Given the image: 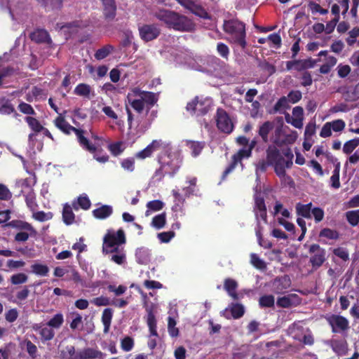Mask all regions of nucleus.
<instances>
[{
	"label": "nucleus",
	"mask_w": 359,
	"mask_h": 359,
	"mask_svg": "<svg viewBox=\"0 0 359 359\" xmlns=\"http://www.w3.org/2000/svg\"><path fill=\"white\" fill-rule=\"evenodd\" d=\"M41 339L42 341H47L52 340L55 337L54 330L50 327H43L39 332Z\"/></svg>",
	"instance_id": "nucleus-48"
},
{
	"label": "nucleus",
	"mask_w": 359,
	"mask_h": 359,
	"mask_svg": "<svg viewBox=\"0 0 359 359\" xmlns=\"http://www.w3.org/2000/svg\"><path fill=\"white\" fill-rule=\"evenodd\" d=\"M32 217L35 220L42 222L51 219L53 217V213L50 212H45L43 211H37L33 213Z\"/></svg>",
	"instance_id": "nucleus-54"
},
{
	"label": "nucleus",
	"mask_w": 359,
	"mask_h": 359,
	"mask_svg": "<svg viewBox=\"0 0 359 359\" xmlns=\"http://www.w3.org/2000/svg\"><path fill=\"white\" fill-rule=\"evenodd\" d=\"M333 254L344 262L349 259L348 251L344 248L339 247L337 248H334L333 250Z\"/></svg>",
	"instance_id": "nucleus-59"
},
{
	"label": "nucleus",
	"mask_w": 359,
	"mask_h": 359,
	"mask_svg": "<svg viewBox=\"0 0 359 359\" xmlns=\"http://www.w3.org/2000/svg\"><path fill=\"white\" fill-rule=\"evenodd\" d=\"M167 158V160H164L163 161L159 159L158 162L163 169H164L163 172H165L170 176L173 177L174 175L177 172L179 166L174 163V161L171 159L170 156H168Z\"/></svg>",
	"instance_id": "nucleus-24"
},
{
	"label": "nucleus",
	"mask_w": 359,
	"mask_h": 359,
	"mask_svg": "<svg viewBox=\"0 0 359 359\" xmlns=\"http://www.w3.org/2000/svg\"><path fill=\"white\" fill-rule=\"evenodd\" d=\"M175 325H176L175 320L173 318L169 316L168 318V329L169 334L172 337H176L179 334V330H178V328L175 327Z\"/></svg>",
	"instance_id": "nucleus-58"
},
{
	"label": "nucleus",
	"mask_w": 359,
	"mask_h": 359,
	"mask_svg": "<svg viewBox=\"0 0 359 359\" xmlns=\"http://www.w3.org/2000/svg\"><path fill=\"white\" fill-rule=\"evenodd\" d=\"M28 277L23 273L13 275L11 277V282L13 285H20L27 282Z\"/></svg>",
	"instance_id": "nucleus-60"
},
{
	"label": "nucleus",
	"mask_w": 359,
	"mask_h": 359,
	"mask_svg": "<svg viewBox=\"0 0 359 359\" xmlns=\"http://www.w3.org/2000/svg\"><path fill=\"white\" fill-rule=\"evenodd\" d=\"M127 100L130 107L138 114H142L146 108L148 112L158 102V95L151 91L142 90L133 88L127 95Z\"/></svg>",
	"instance_id": "nucleus-1"
},
{
	"label": "nucleus",
	"mask_w": 359,
	"mask_h": 359,
	"mask_svg": "<svg viewBox=\"0 0 359 359\" xmlns=\"http://www.w3.org/2000/svg\"><path fill=\"white\" fill-rule=\"evenodd\" d=\"M309 253L311 255L309 259V263L313 269H318L327 259L326 251L317 243L311 244L309 246Z\"/></svg>",
	"instance_id": "nucleus-7"
},
{
	"label": "nucleus",
	"mask_w": 359,
	"mask_h": 359,
	"mask_svg": "<svg viewBox=\"0 0 359 359\" xmlns=\"http://www.w3.org/2000/svg\"><path fill=\"white\" fill-rule=\"evenodd\" d=\"M250 263L257 269L264 270L266 268V265L262 259L255 253L250 255Z\"/></svg>",
	"instance_id": "nucleus-52"
},
{
	"label": "nucleus",
	"mask_w": 359,
	"mask_h": 359,
	"mask_svg": "<svg viewBox=\"0 0 359 359\" xmlns=\"http://www.w3.org/2000/svg\"><path fill=\"white\" fill-rule=\"evenodd\" d=\"M25 197L27 207L32 211H34L37 207V204L36 203V196L34 189H30V191H28V192L25 195Z\"/></svg>",
	"instance_id": "nucleus-45"
},
{
	"label": "nucleus",
	"mask_w": 359,
	"mask_h": 359,
	"mask_svg": "<svg viewBox=\"0 0 359 359\" xmlns=\"http://www.w3.org/2000/svg\"><path fill=\"white\" fill-rule=\"evenodd\" d=\"M290 285L291 280L287 275L276 278L273 283V290L276 294L284 293Z\"/></svg>",
	"instance_id": "nucleus-17"
},
{
	"label": "nucleus",
	"mask_w": 359,
	"mask_h": 359,
	"mask_svg": "<svg viewBox=\"0 0 359 359\" xmlns=\"http://www.w3.org/2000/svg\"><path fill=\"white\" fill-rule=\"evenodd\" d=\"M188 10L201 18L210 19V16L205 11V9L201 6L196 4L194 1L191 2L189 7L188 8Z\"/></svg>",
	"instance_id": "nucleus-34"
},
{
	"label": "nucleus",
	"mask_w": 359,
	"mask_h": 359,
	"mask_svg": "<svg viewBox=\"0 0 359 359\" xmlns=\"http://www.w3.org/2000/svg\"><path fill=\"white\" fill-rule=\"evenodd\" d=\"M340 163H337L334 165L332 175L330 177L331 186L334 189H339L341 186L339 181Z\"/></svg>",
	"instance_id": "nucleus-41"
},
{
	"label": "nucleus",
	"mask_w": 359,
	"mask_h": 359,
	"mask_svg": "<svg viewBox=\"0 0 359 359\" xmlns=\"http://www.w3.org/2000/svg\"><path fill=\"white\" fill-rule=\"evenodd\" d=\"M112 212V207L108 205H103L92 212L93 217L98 219H104L109 217Z\"/></svg>",
	"instance_id": "nucleus-28"
},
{
	"label": "nucleus",
	"mask_w": 359,
	"mask_h": 359,
	"mask_svg": "<svg viewBox=\"0 0 359 359\" xmlns=\"http://www.w3.org/2000/svg\"><path fill=\"white\" fill-rule=\"evenodd\" d=\"M135 257L140 264H147L151 260L150 250L145 247H140L136 250Z\"/></svg>",
	"instance_id": "nucleus-25"
},
{
	"label": "nucleus",
	"mask_w": 359,
	"mask_h": 359,
	"mask_svg": "<svg viewBox=\"0 0 359 359\" xmlns=\"http://www.w3.org/2000/svg\"><path fill=\"white\" fill-rule=\"evenodd\" d=\"M326 320L332 328V333H343L349 329L348 319L342 316L332 314L327 317Z\"/></svg>",
	"instance_id": "nucleus-9"
},
{
	"label": "nucleus",
	"mask_w": 359,
	"mask_h": 359,
	"mask_svg": "<svg viewBox=\"0 0 359 359\" xmlns=\"http://www.w3.org/2000/svg\"><path fill=\"white\" fill-rule=\"evenodd\" d=\"M23 344L25 346L26 351H27V353L29 354V355L32 359H36L37 357V351H38L36 346L34 344H33L30 340H28V339L24 340Z\"/></svg>",
	"instance_id": "nucleus-49"
},
{
	"label": "nucleus",
	"mask_w": 359,
	"mask_h": 359,
	"mask_svg": "<svg viewBox=\"0 0 359 359\" xmlns=\"http://www.w3.org/2000/svg\"><path fill=\"white\" fill-rule=\"evenodd\" d=\"M273 123L269 121H265L259 126L258 134L262 137V140L264 143L268 142L269 134L273 130Z\"/></svg>",
	"instance_id": "nucleus-30"
},
{
	"label": "nucleus",
	"mask_w": 359,
	"mask_h": 359,
	"mask_svg": "<svg viewBox=\"0 0 359 359\" xmlns=\"http://www.w3.org/2000/svg\"><path fill=\"white\" fill-rule=\"evenodd\" d=\"M231 313L234 319H238L244 315L245 309L243 306L241 304H232Z\"/></svg>",
	"instance_id": "nucleus-50"
},
{
	"label": "nucleus",
	"mask_w": 359,
	"mask_h": 359,
	"mask_svg": "<svg viewBox=\"0 0 359 359\" xmlns=\"http://www.w3.org/2000/svg\"><path fill=\"white\" fill-rule=\"evenodd\" d=\"M144 307L147 312L146 321L149 327L150 336L158 337L156 326V319L155 313H156V305L152 302L144 303Z\"/></svg>",
	"instance_id": "nucleus-13"
},
{
	"label": "nucleus",
	"mask_w": 359,
	"mask_h": 359,
	"mask_svg": "<svg viewBox=\"0 0 359 359\" xmlns=\"http://www.w3.org/2000/svg\"><path fill=\"white\" fill-rule=\"evenodd\" d=\"M297 138V133L292 131L290 133L287 134L283 130V126H278L274 133L273 143L277 147H282L284 145L293 144Z\"/></svg>",
	"instance_id": "nucleus-8"
},
{
	"label": "nucleus",
	"mask_w": 359,
	"mask_h": 359,
	"mask_svg": "<svg viewBox=\"0 0 359 359\" xmlns=\"http://www.w3.org/2000/svg\"><path fill=\"white\" fill-rule=\"evenodd\" d=\"M212 99L208 97L196 96L191 102H188L186 109L191 114L204 116L212 109Z\"/></svg>",
	"instance_id": "nucleus-5"
},
{
	"label": "nucleus",
	"mask_w": 359,
	"mask_h": 359,
	"mask_svg": "<svg viewBox=\"0 0 359 359\" xmlns=\"http://www.w3.org/2000/svg\"><path fill=\"white\" fill-rule=\"evenodd\" d=\"M113 317V310L111 308L104 309L102 314V322L104 325V332L107 333L109 330Z\"/></svg>",
	"instance_id": "nucleus-33"
},
{
	"label": "nucleus",
	"mask_w": 359,
	"mask_h": 359,
	"mask_svg": "<svg viewBox=\"0 0 359 359\" xmlns=\"http://www.w3.org/2000/svg\"><path fill=\"white\" fill-rule=\"evenodd\" d=\"M359 145V138H354L346 142L343 146V151L346 154H351Z\"/></svg>",
	"instance_id": "nucleus-47"
},
{
	"label": "nucleus",
	"mask_w": 359,
	"mask_h": 359,
	"mask_svg": "<svg viewBox=\"0 0 359 359\" xmlns=\"http://www.w3.org/2000/svg\"><path fill=\"white\" fill-rule=\"evenodd\" d=\"M121 347L124 351H130L134 347V340L130 337H124L121 341Z\"/></svg>",
	"instance_id": "nucleus-62"
},
{
	"label": "nucleus",
	"mask_w": 359,
	"mask_h": 359,
	"mask_svg": "<svg viewBox=\"0 0 359 359\" xmlns=\"http://www.w3.org/2000/svg\"><path fill=\"white\" fill-rule=\"evenodd\" d=\"M283 154L285 157V159L284 158L285 169L290 168L292 165V159L294 157L292 150L287 148L283 151Z\"/></svg>",
	"instance_id": "nucleus-61"
},
{
	"label": "nucleus",
	"mask_w": 359,
	"mask_h": 359,
	"mask_svg": "<svg viewBox=\"0 0 359 359\" xmlns=\"http://www.w3.org/2000/svg\"><path fill=\"white\" fill-rule=\"evenodd\" d=\"M286 69L287 71H290L292 69L297 70V72L304 71V65L302 60H294L291 61H287L286 62Z\"/></svg>",
	"instance_id": "nucleus-53"
},
{
	"label": "nucleus",
	"mask_w": 359,
	"mask_h": 359,
	"mask_svg": "<svg viewBox=\"0 0 359 359\" xmlns=\"http://www.w3.org/2000/svg\"><path fill=\"white\" fill-rule=\"evenodd\" d=\"M288 100L286 97H281L275 104L273 107L274 112L280 111L281 109H286L290 108Z\"/></svg>",
	"instance_id": "nucleus-57"
},
{
	"label": "nucleus",
	"mask_w": 359,
	"mask_h": 359,
	"mask_svg": "<svg viewBox=\"0 0 359 359\" xmlns=\"http://www.w3.org/2000/svg\"><path fill=\"white\" fill-rule=\"evenodd\" d=\"M176 14L177 12L173 11L161 9L155 13L154 16L158 20L165 24L168 28L170 29Z\"/></svg>",
	"instance_id": "nucleus-18"
},
{
	"label": "nucleus",
	"mask_w": 359,
	"mask_h": 359,
	"mask_svg": "<svg viewBox=\"0 0 359 359\" xmlns=\"http://www.w3.org/2000/svg\"><path fill=\"white\" fill-rule=\"evenodd\" d=\"M337 62V60L335 57H327L326 63L321 65L319 69L320 73L323 74H328L331 71L332 68L336 65Z\"/></svg>",
	"instance_id": "nucleus-37"
},
{
	"label": "nucleus",
	"mask_w": 359,
	"mask_h": 359,
	"mask_svg": "<svg viewBox=\"0 0 359 359\" xmlns=\"http://www.w3.org/2000/svg\"><path fill=\"white\" fill-rule=\"evenodd\" d=\"M266 159L269 161V164L273 166L276 174L279 177H285L286 172L284 166V158L276 145H269L266 150Z\"/></svg>",
	"instance_id": "nucleus-6"
},
{
	"label": "nucleus",
	"mask_w": 359,
	"mask_h": 359,
	"mask_svg": "<svg viewBox=\"0 0 359 359\" xmlns=\"http://www.w3.org/2000/svg\"><path fill=\"white\" fill-rule=\"evenodd\" d=\"M114 50V47L111 45L107 44L99 48L95 53V58L97 60H101L106 58Z\"/></svg>",
	"instance_id": "nucleus-35"
},
{
	"label": "nucleus",
	"mask_w": 359,
	"mask_h": 359,
	"mask_svg": "<svg viewBox=\"0 0 359 359\" xmlns=\"http://www.w3.org/2000/svg\"><path fill=\"white\" fill-rule=\"evenodd\" d=\"M5 226L12 227L20 231H29L30 234L36 233V230L29 223L25 221L14 219L6 223Z\"/></svg>",
	"instance_id": "nucleus-21"
},
{
	"label": "nucleus",
	"mask_w": 359,
	"mask_h": 359,
	"mask_svg": "<svg viewBox=\"0 0 359 359\" xmlns=\"http://www.w3.org/2000/svg\"><path fill=\"white\" fill-rule=\"evenodd\" d=\"M223 31L227 36L225 39L232 44L239 46L243 50L247 47L245 24L237 18L224 20Z\"/></svg>",
	"instance_id": "nucleus-2"
},
{
	"label": "nucleus",
	"mask_w": 359,
	"mask_h": 359,
	"mask_svg": "<svg viewBox=\"0 0 359 359\" xmlns=\"http://www.w3.org/2000/svg\"><path fill=\"white\" fill-rule=\"evenodd\" d=\"M275 303L274 297L272 294H265L260 297L259 305L261 308L273 307Z\"/></svg>",
	"instance_id": "nucleus-42"
},
{
	"label": "nucleus",
	"mask_w": 359,
	"mask_h": 359,
	"mask_svg": "<svg viewBox=\"0 0 359 359\" xmlns=\"http://www.w3.org/2000/svg\"><path fill=\"white\" fill-rule=\"evenodd\" d=\"M332 351L338 355H345L348 351V344L345 339H332L330 342Z\"/></svg>",
	"instance_id": "nucleus-19"
},
{
	"label": "nucleus",
	"mask_w": 359,
	"mask_h": 359,
	"mask_svg": "<svg viewBox=\"0 0 359 359\" xmlns=\"http://www.w3.org/2000/svg\"><path fill=\"white\" fill-rule=\"evenodd\" d=\"M170 29L178 32H192L195 29V24L187 16L177 13Z\"/></svg>",
	"instance_id": "nucleus-12"
},
{
	"label": "nucleus",
	"mask_w": 359,
	"mask_h": 359,
	"mask_svg": "<svg viewBox=\"0 0 359 359\" xmlns=\"http://www.w3.org/2000/svg\"><path fill=\"white\" fill-rule=\"evenodd\" d=\"M73 205L65 203L62 209V221L66 225H71L75 222V215L73 212Z\"/></svg>",
	"instance_id": "nucleus-26"
},
{
	"label": "nucleus",
	"mask_w": 359,
	"mask_h": 359,
	"mask_svg": "<svg viewBox=\"0 0 359 359\" xmlns=\"http://www.w3.org/2000/svg\"><path fill=\"white\" fill-rule=\"evenodd\" d=\"M140 39L144 42L151 41L161 34V29L156 24H144L138 28Z\"/></svg>",
	"instance_id": "nucleus-11"
},
{
	"label": "nucleus",
	"mask_w": 359,
	"mask_h": 359,
	"mask_svg": "<svg viewBox=\"0 0 359 359\" xmlns=\"http://www.w3.org/2000/svg\"><path fill=\"white\" fill-rule=\"evenodd\" d=\"M238 283L230 278H226L224 281V288L228 294L235 301L240 299L239 294L236 292Z\"/></svg>",
	"instance_id": "nucleus-22"
},
{
	"label": "nucleus",
	"mask_w": 359,
	"mask_h": 359,
	"mask_svg": "<svg viewBox=\"0 0 359 359\" xmlns=\"http://www.w3.org/2000/svg\"><path fill=\"white\" fill-rule=\"evenodd\" d=\"M252 155V151L248 149H241L236 154L232 156L231 163L224 170L222 173V179L224 180L226 176L231 172L236 167L237 164L241 161L243 158H249Z\"/></svg>",
	"instance_id": "nucleus-15"
},
{
	"label": "nucleus",
	"mask_w": 359,
	"mask_h": 359,
	"mask_svg": "<svg viewBox=\"0 0 359 359\" xmlns=\"http://www.w3.org/2000/svg\"><path fill=\"white\" fill-rule=\"evenodd\" d=\"M346 219L352 226H355L359 223V210L357 211H348L346 212Z\"/></svg>",
	"instance_id": "nucleus-55"
},
{
	"label": "nucleus",
	"mask_w": 359,
	"mask_h": 359,
	"mask_svg": "<svg viewBox=\"0 0 359 359\" xmlns=\"http://www.w3.org/2000/svg\"><path fill=\"white\" fill-rule=\"evenodd\" d=\"M105 356L98 348L85 347L76 351L73 345L67 346L60 351L62 359H104Z\"/></svg>",
	"instance_id": "nucleus-3"
},
{
	"label": "nucleus",
	"mask_w": 359,
	"mask_h": 359,
	"mask_svg": "<svg viewBox=\"0 0 359 359\" xmlns=\"http://www.w3.org/2000/svg\"><path fill=\"white\" fill-rule=\"evenodd\" d=\"M319 237L326 238L330 240H337L339 237V233L336 230H333L330 228H324L320 230Z\"/></svg>",
	"instance_id": "nucleus-43"
},
{
	"label": "nucleus",
	"mask_w": 359,
	"mask_h": 359,
	"mask_svg": "<svg viewBox=\"0 0 359 359\" xmlns=\"http://www.w3.org/2000/svg\"><path fill=\"white\" fill-rule=\"evenodd\" d=\"M64 323V318L62 313H57L47 323V326L55 329L60 328Z\"/></svg>",
	"instance_id": "nucleus-44"
},
{
	"label": "nucleus",
	"mask_w": 359,
	"mask_h": 359,
	"mask_svg": "<svg viewBox=\"0 0 359 359\" xmlns=\"http://www.w3.org/2000/svg\"><path fill=\"white\" fill-rule=\"evenodd\" d=\"M72 205L75 210L79 208L87 210L90 208L91 202L87 195L83 194L72 201Z\"/></svg>",
	"instance_id": "nucleus-27"
},
{
	"label": "nucleus",
	"mask_w": 359,
	"mask_h": 359,
	"mask_svg": "<svg viewBox=\"0 0 359 359\" xmlns=\"http://www.w3.org/2000/svg\"><path fill=\"white\" fill-rule=\"evenodd\" d=\"M164 207V203L160 200H154L149 201L147 203V210L145 212L146 216H149L150 214V211H159L162 210Z\"/></svg>",
	"instance_id": "nucleus-40"
},
{
	"label": "nucleus",
	"mask_w": 359,
	"mask_h": 359,
	"mask_svg": "<svg viewBox=\"0 0 359 359\" xmlns=\"http://www.w3.org/2000/svg\"><path fill=\"white\" fill-rule=\"evenodd\" d=\"M296 213L298 216L302 217L306 219L311 218V211H312V203H309L307 204H302L301 203H297L295 206Z\"/></svg>",
	"instance_id": "nucleus-29"
},
{
	"label": "nucleus",
	"mask_w": 359,
	"mask_h": 359,
	"mask_svg": "<svg viewBox=\"0 0 359 359\" xmlns=\"http://www.w3.org/2000/svg\"><path fill=\"white\" fill-rule=\"evenodd\" d=\"M344 99L346 100H356L359 98V82L358 84L356 85L353 90L351 93L349 91H346L345 93L343 94Z\"/></svg>",
	"instance_id": "nucleus-64"
},
{
	"label": "nucleus",
	"mask_w": 359,
	"mask_h": 359,
	"mask_svg": "<svg viewBox=\"0 0 359 359\" xmlns=\"http://www.w3.org/2000/svg\"><path fill=\"white\" fill-rule=\"evenodd\" d=\"M103 6V15L105 20H113L116 15V4L115 0H101Z\"/></svg>",
	"instance_id": "nucleus-16"
},
{
	"label": "nucleus",
	"mask_w": 359,
	"mask_h": 359,
	"mask_svg": "<svg viewBox=\"0 0 359 359\" xmlns=\"http://www.w3.org/2000/svg\"><path fill=\"white\" fill-rule=\"evenodd\" d=\"M126 243V238L123 229H119L116 232L109 230L103 238L102 250L109 253L118 252V246Z\"/></svg>",
	"instance_id": "nucleus-4"
},
{
	"label": "nucleus",
	"mask_w": 359,
	"mask_h": 359,
	"mask_svg": "<svg viewBox=\"0 0 359 359\" xmlns=\"http://www.w3.org/2000/svg\"><path fill=\"white\" fill-rule=\"evenodd\" d=\"M90 91H91V88L89 85H88L86 83H79L74 88V94H76L77 95L89 98Z\"/></svg>",
	"instance_id": "nucleus-39"
},
{
	"label": "nucleus",
	"mask_w": 359,
	"mask_h": 359,
	"mask_svg": "<svg viewBox=\"0 0 359 359\" xmlns=\"http://www.w3.org/2000/svg\"><path fill=\"white\" fill-rule=\"evenodd\" d=\"M216 123L219 130L230 134L233 129V124L227 112L222 108H218L216 114Z\"/></svg>",
	"instance_id": "nucleus-10"
},
{
	"label": "nucleus",
	"mask_w": 359,
	"mask_h": 359,
	"mask_svg": "<svg viewBox=\"0 0 359 359\" xmlns=\"http://www.w3.org/2000/svg\"><path fill=\"white\" fill-rule=\"evenodd\" d=\"M32 272L37 276H46L49 272L47 265L35 263L31 266Z\"/></svg>",
	"instance_id": "nucleus-38"
},
{
	"label": "nucleus",
	"mask_w": 359,
	"mask_h": 359,
	"mask_svg": "<svg viewBox=\"0 0 359 359\" xmlns=\"http://www.w3.org/2000/svg\"><path fill=\"white\" fill-rule=\"evenodd\" d=\"M166 224V214L163 212L154 216L151 220V225L156 229H163Z\"/></svg>",
	"instance_id": "nucleus-36"
},
{
	"label": "nucleus",
	"mask_w": 359,
	"mask_h": 359,
	"mask_svg": "<svg viewBox=\"0 0 359 359\" xmlns=\"http://www.w3.org/2000/svg\"><path fill=\"white\" fill-rule=\"evenodd\" d=\"M295 294H290L287 296H284L282 297H278L277 299V305L281 308H289L292 305V302L291 300V297H295Z\"/></svg>",
	"instance_id": "nucleus-56"
},
{
	"label": "nucleus",
	"mask_w": 359,
	"mask_h": 359,
	"mask_svg": "<svg viewBox=\"0 0 359 359\" xmlns=\"http://www.w3.org/2000/svg\"><path fill=\"white\" fill-rule=\"evenodd\" d=\"M25 121L29 128L35 133H40L41 132V130H43V126L36 118L32 116H27L25 117Z\"/></svg>",
	"instance_id": "nucleus-46"
},
{
	"label": "nucleus",
	"mask_w": 359,
	"mask_h": 359,
	"mask_svg": "<svg viewBox=\"0 0 359 359\" xmlns=\"http://www.w3.org/2000/svg\"><path fill=\"white\" fill-rule=\"evenodd\" d=\"M345 127L346 123L342 119H336L326 122L321 128L320 136L323 138L329 137L332 135V131L341 133L344 130Z\"/></svg>",
	"instance_id": "nucleus-14"
},
{
	"label": "nucleus",
	"mask_w": 359,
	"mask_h": 359,
	"mask_svg": "<svg viewBox=\"0 0 359 359\" xmlns=\"http://www.w3.org/2000/svg\"><path fill=\"white\" fill-rule=\"evenodd\" d=\"M205 143L204 142H198L189 140L187 142V146L189 148L191 151V154L194 157L198 156L205 147Z\"/></svg>",
	"instance_id": "nucleus-32"
},
{
	"label": "nucleus",
	"mask_w": 359,
	"mask_h": 359,
	"mask_svg": "<svg viewBox=\"0 0 359 359\" xmlns=\"http://www.w3.org/2000/svg\"><path fill=\"white\" fill-rule=\"evenodd\" d=\"M78 142L83 149L90 151V153H95L97 151V147L90 143L89 140L84 136V131L79 128H76L74 132Z\"/></svg>",
	"instance_id": "nucleus-20"
},
{
	"label": "nucleus",
	"mask_w": 359,
	"mask_h": 359,
	"mask_svg": "<svg viewBox=\"0 0 359 359\" xmlns=\"http://www.w3.org/2000/svg\"><path fill=\"white\" fill-rule=\"evenodd\" d=\"M30 39L36 43H44L50 40V36L47 31L41 29L31 33Z\"/></svg>",
	"instance_id": "nucleus-31"
},
{
	"label": "nucleus",
	"mask_w": 359,
	"mask_h": 359,
	"mask_svg": "<svg viewBox=\"0 0 359 359\" xmlns=\"http://www.w3.org/2000/svg\"><path fill=\"white\" fill-rule=\"evenodd\" d=\"M0 113L2 114H11L14 113V116L17 117L18 114L15 111V109L13 104L11 103L9 100H6L1 106H0Z\"/></svg>",
	"instance_id": "nucleus-51"
},
{
	"label": "nucleus",
	"mask_w": 359,
	"mask_h": 359,
	"mask_svg": "<svg viewBox=\"0 0 359 359\" xmlns=\"http://www.w3.org/2000/svg\"><path fill=\"white\" fill-rule=\"evenodd\" d=\"M54 123L57 128L66 135H69L72 132H74L76 128L71 126L61 115L55 119Z\"/></svg>",
	"instance_id": "nucleus-23"
},
{
	"label": "nucleus",
	"mask_w": 359,
	"mask_h": 359,
	"mask_svg": "<svg viewBox=\"0 0 359 359\" xmlns=\"http://www.w3.org/2000/svg\"><path fill=\"white\" fill-rule=\"evenodd\" d=\"M217 51L218 54L224 59H227L229 55V48L228 46L222 42L217 43Z\"/></svg>",
	"instance_id": "nucleus-63"
}]
</instances>
